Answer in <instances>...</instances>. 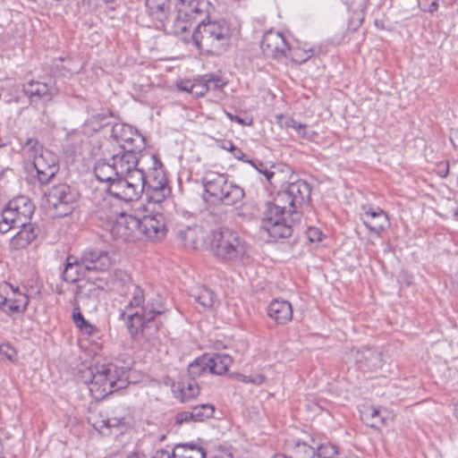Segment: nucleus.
Masks as SVG:
<instances>
[{"label":"nucleus","instance_id":"f257e3e1","mask_svg":"<svg viewBox=\"0 0 458 458\" xmlns=\"http://www.w3.org/2000/svg\"><path fill=\"white\" fill-rule=\"evenodd\" d=\"M311 187L304 180L289 183L265 201L261 231L274 241L292 236L293 227L301 217L302 206L310 200Z\"/></svg>","mask_w":458,"mask_h":458},{"label":"nucleus","instance_id":"f03ea898","mask_svg":"<svg viewBox=\"0 0 458 458\" xmlns=\"http://www.w3.org/2000/svg\"><path fill=\"white\" fill-rule=\"evenodd\" d=\"M131 298L121 316H127V328L136 343L146 350L155 348L159 344L157 318L166 311L164 300L158 293H146L135 284L131 285Z\"/></svg>","mask_w":458,"mask_h":458},{"label":"nucleus","instance_id":"7ed1b4c3","mask_svg":"<svg viewBox=\"0 0 458 458\" xmlns=\"http://www.w3.org/2000/svg\"><path fill=\"white\" fill-rule=\"evenodd\" d=\"M81 378L97 400L104 399L127 386L126 372L112 363L90 366L81 370Z\"/></svg>","mask_w":458,"mask_h":458},{"label":"nucleus","instance_id":"20e7f679","mask_svg":"<svg viewBox=\"0 0 458 458\" xmlns=\"http://www.w3.org/2000/svg\"><path fill=\"white\" fill-rule=\"evenodd\" d=\"M208 250L217 259L225 263H233L247 255L248 246L237 232L221 226L209 232Z\"/></svg>","mask_w":458,"mask_h":458},{"label":"nucleus","instance_id":"39448f33","mask_svg":"<svg viewBox=\"0 0 458 458\" xmlns=\"http://www.w3.org/2000/svg\"><path fill=\"white\" fill-rule=\"evenodd\" d=\"M192 38L199 49L218 55L229 44L230 28L225 21H202L195 29Z\"/></svg>","mask_w":458,"mask_h":458},{"label":"nucleus","instance_id":"423d86ee","mask_svg":"<svg viewBox=\"0 0 458 458\" xmlns=\"http://www.w3.org/2000/svg\"><path fill=\"white\" fill-rule=\"evenodd\" d=\"M203 184L207 193L225 205H233L244 196L243 190L228 182L227 177L224 174L207 172L203 178Z\"/></svg>","mask_w":458,"mask_h":458},{"label":"nucleus","instance_id":"0eeeda50","mask_svg":"<svg viewBox=\"0 0 458 458\" xmlns=\"http://www.w3.org/2000/svg\"><path fill=\"white\" fill-rule=\"evenodd\" d=\"M34 210V204L25 196H19L10 200L2 212L0 233H5L15 225H24L25 223H30Z\"/></svg>","mask_w":458,"mask_h":458},{"label":"nucleus","instance_id":"6e6552de","mask_svg":"<svg viewBox=\"0 0 458 458\" xmlns=\"http://www.w3.org/2000/svg\"><path fill=\"white\" fill-rule=\"evenodd\" d=\"M116 200L132 201L144 191L143 171H133L131 175L117 176L106 188Z\"/></svg>","mask_w":458,"mask_h":458},{"label":"nucleus","instance_id":"1a4fd4ad","mask_svg":"<svg viewBox=\"0 0 458 458\" xmlns=\"http://www.w3.org/2000/svg\"><path fill=\"white\" fill-rule=\"evenodd\" d=\"M78 198V192L66 183L53 186L47 196V203L60 216L69 215L73 209V204Z\"/></svg>","mask_w":458,"mask_h":458},{"label":"nucleus","instance_id":"9d476101","mask_svg":"<svg viewBox=\"0 0 458 458\" xmlns=\"http://www.w3.org/2000/svg\"><path fill=\"white\" fill-rule=\"evenodd\" d=\"M111 138L119 146V149L141 151L145 148V140L132 126L115 123L111 130Z\"/></svg>","mask_w":458,"mask_h":458},{"label":"nucleus","instance_id":"9b49d317","mask_svg":"<svg viewBox=\"0 0 458 458\" xmlns=\"http://www.w3.org/2000/svg\"><path fill=\"white\" fill-rule=\"evenodd\" d=\"M109 230L114 239L123 242L135 241L140 236V218L123 212L110 225Z\"/></svg>","mask_w":458,"mask_h":458},{"label":"nucleus","instance_id":"f8f14e48","mask_svg":"<svg viewBox=\"0 0 458 458\" xmlns=\"http://www.w3.org/2000/svg\"><path fill=\"white\" fill-rule=\"evenodd\" d=\"M288 171V166L280 163L269 166L259 163V183L264 185L268 197L284 182Z\"/></svg>","mask_w":458,"mask_h":458},{"label":"nucleus","instance_id":"ddd939ff","mask_svg":"<svg viewBox=\"0 0 458 458\" xmlns=\"http://www.w3.org/2000/svg\"><path fill=\"white\" fill-rule=\"evenodd\" d=\"M33 166L40 184L48 183L58 172L57 157L50 150H43L39 156H35Z\"/></svg>","mask_w":458,"mask_h":458},{"label":"nucleus","instance_id":"4468645a","mask_svg":"<svg viewBox=\"0 0 458 458\" xmlns=\"http://www.w3.org/2000/svg\"><path fill=\"white\" fill-rule=\"evenodd\" d=\"M361 209L360 220L371 233L379 236L389 226L388 216L382 208L363 205Z\"/></svg>","mask_w":458,"mask_h":458},{"label":"nucleus","instance_id":"2eb2a0df","mask_svg":"<svg viewBox=\"0 0 458 458\" xmlns=\"http://www.w3.org/2000/svg\"><path fill=\"white\" fill-rule=\"evenodd\" d=\"M81 259L87 271L106 272L113 264L109 251L97 247L85 250Z\"/></svg>","mask_w":458,"mask_h":458},{"label":"nucleus","instance_id":"dca6fc26","mask_svg":"<svg viewBox=\"0 0 458 458\" xmlns=\"http://www.w3.org/2000/svg\"><path fill=\"white\" fill-rule=\"evenodd\" d=\"M24 93L33 101L49 102L58 93L55 81L53 78H45L43 81H30L23 87Z\"/></svg>","mask_w":458,"mask_h":458},{"label":"nucleus","instance_id":"f3484780","mask_svg":"<svg viewBox=\"0 0 458 458\" xmlns=\"http://www.w3.org/2000/svg\"><path fill=\"white\" fill-rule=\"evenodd\" d=\"M140 151L131 149H119L116 153H109L110 161L114 166L118 176L131 175L133 171H142L137 167Z\"/></svg>","mask_w":458,"mask_h":458},{"label":"nucleus","instance_id":"a211bd4d","mask_svg":"<svg viewBox=\"0 0 458 458\" xmlns=\"http://www.w3.org/2000/svg\"><path fill=\"white\" fill-rule=\"evenodd\" d=\"M259 47L264 55L270 58L285 56L286 51L290 50L283 35L272 30L264 34Z\"/></svg>","mask_w":458,"mask_h":458},{"label":"nucleus","instance_id":"6ab92c4d","mask_svg":"<svg viewBox=\"0 0 458 458\" xmlns=\"http://www.w3.org/2000/svg\"><path fill=\"white\" fill-rule=\"evenodd\" d=\"M178 237L187 249H208L209 233L206 232L200 225L188 226L180 230L178 232Z\"/></svg>","mask_w":458,"mask_h":458},{"label":"nucleus","instance_id":"aec40b11","mask_svg":"<svg viewBox=\"0 0 458 458\" xmlns=\"http://www.w3.org/2000/svg\"><path fill=\"white\" fill-rule=\"evenodd\" d=\"M140 236L152 240H160L165 234V218L162 214H154L144 216L140 218Z\"/></svg>","mask_w":458,"mask_h":458},{"label":"nucleus","instance_id":"412c9836","mask_svg":"<svg viewBox=\"0 0 458 458\" xmlns=\"http://www.w3.org/2000/svg\"><path fill=\"white\" fill-rule=\"evenodd\" d=\"M352 355L360 369L377 371L382 369L383 360L381 352L366 348L363 350H352Z\"/></svg>","mask_w":458,"mask_h":458},{"label":"nucleus","instance_id":"4be33fe9","mask_svg":"<svg viewBox=\"0 0 458 458\" xmlns=\"http://www.w3.org/2000/svg\"><path fill=\"white\" fill-rule=\"evenodd\" d=\"M118 200L108 192L96 205L95 213L99 220L110 225L123 212L120 211Z\"/></svg>","mask_w":458,"mask_h":458},{"label":"nucleus","instance_id":"5701e85b","mask_svg":"<svg viewBox=\"0 0 458 458\" xmlns=\"http://www.w3.org/2000/svg\"><path fill=\"white\" fill-rule=\"evenodd\" d=\"M19 232L11 239L10 246L13 250L26 248L34 241L39 233V228L35 224L25 223L24 225H15Z\"/></svg>","mask_w":458,"mask_h":458},{"label":"nucleus","instance_id":"b1692460","mask_svg":"<svg viewBox=\"0 0 458 458\" xmlns=\"http://www.w3.org/2000/svg\"><path fill=\"white\" fill-rule=\"evenodd\" d=\"M267 316L279 325H284L293 318V308L289 301L276 299L267 307Z\"/></svg>","mask_w":458,"mask_h":458},{"label":"nucleus","instance_id":"393cba45","mask_svg":"<svg viewBox=\"0 0 458 458\" xmlns=\"http://www.w3.org/2000/svg\"><path fill=\"white\" fill-rule=\"evenodd\" d=\"M87 270L82 266V260L74 256H69L66 259L64 269L63 271V278L69 283H74L79 280L81 276H85Z\"/></svg>","mask_w":458,"mask_h":458},{"label":"nucleus","instance_id":"a878e982","mask_svg":"<svg viewBox=\"0 0 458 458\" xmlns=\"http://www.w3.org/2000/svg\"><path fill=\"white\" fill-rule=\"evenodd\" d=\"M93 171L97 180L100 182L106 183L107 186L118 176L110 160L108 162H106V159L97 160Z\"/></svg>","mask_w":458,"mask_h":458},{"label":"nucleus","instance_id":"bb28decb","mask_svg":"<svg viewBox=\"0 0 458 458\" xmlns=\"http://www.w3.org/2000/svg\"><path fill=\"white\" fill-rule=\"evenodd\" d=\"M173 392L177 399L184 403L197 396L199 393L198 383L191 378L180 382L178 386H173Z\"/></svg>","mask_w":458,"mask_h":458},{"label":"nucleus","instance_id":"cd10ccee","mask_svg":"<svg viewBox=\"0 0 458 458\" xmlns=\"http://www.w3.org/2000/svg\"><path fill=\"white\" fill-rule=\"evenodd\" d=\"M208 363V373L222 375L228 370L233 360L228 354L216 353L212 356L207 355Z\"/></svg>","mask_w":458,"mask_h":458},{"label":"nucleus","instance_id":"c85d7f7f","mask_svg":"<svg viewBox=\"0 0 458 458\" xmlns=\"http://www.w3.org/2000/svg\"><path fill=\"white\" fill-rule=\"evenodd\" d=\"M202 447L195 444H178L173 449V458H205Z\"/></svg>","mask_w":458,"mask_h":458},{"label":"nucleus","instance_id":"c756f323","mask_svg":"<svg viewBox=\"0 0 458 458\" xmlns=\"http://www.w3.org/2000/svg\"><path fill=\"white\" fill-rule=\"evenodd\" d=\"M146 5L154 19L161 22L168 19L170 0H146Z\"/></svg>","mask_w":458,"mask_h":458},{"label":"nucleus","instance_id":"7c9ffc66","mask_svg":"<svg viewBox=\"0 0 458 458\" xmlns=\"http://www.w3.org/2000/svg\"><path fill=\"white\" fill-rule=\"evenodd\" d=\"M28 303L29 298L26 294H18V300H7L0 294V308L8 314L24 311Z\"/></svg>","mask_w":458,"mask_h":458},{"label":"nucleus","instance_id":"2f4dec72","mask_svg":"<svg viewBox=\"0 0 458 458\" xmlns=\"http://www.w3.org/2000/svg\"><path fill=\"white\" fill-rule=\"evenodd\" d=\"M144 191L169 187L163 171L154 169L148 176L143 173Z\"/></svg>","mask_w":458,"mask_h":458},{"label":"nucleus","instance_id":"473e14b6","mask_svg":"<svg viewBox=\"0 0 458 458\" xmlns=\"http://www.w3.org/2000/svg\"><path fill=\"white\" fill-rule=\"evenodd\" d=\"M361 420L371 428H379L386 424L385 418L381 415L379 409L367 407L360 412Z\"/></svg>","mask_w":458,"mask_h":458},{"label":"nucleus","instance_id":"72a5a7b5","mask_svg":"<svg viewBox=\"0 0 458 458\" xmlns=\"http://www.w3.org/2000/svg\"><path fill=\"white\" fill-rule=\"evenodd\" d=\"M207 355L197 358L188 366V373L191 379L200 377L208 372V363H207Z\"/></svg>","mask_w":458,"mask_h":458},{"label":"nucleus","instance_id":"f704fd0d","mask_svg":"<svg viewBox=\"0 0 458 458\" xmlns=\"http://www.w3.org/2000/svg\"><path fill=\"white\" fill-rule=\"evenodd\" d=\"M192 297L203 307H211L215 302V293L208 288L201 286L195 289Z\"/></svg>","mask_w":458,"mask_h":458},{"label":"nucleus","instance_id":"c9c22d12","mask_svg":"<svg viewBox=\"0 0 458 458\" xmlns=\"http://www.w3.org/2000/svg\"><path fill=\"white\" fill-rule=\"evenodd\" d=\"M193 421H203L213 416L215 407L212 404H200L191 408Z\"/></svg>","mask_w":458,"mask_h":458},{"label":"nucleus","instance_id":"e433bc0d","mask_svg":"<svg viewBox=\"0 0 458 458\" xmlns=\"http://www.w3.org/2000/svg\"><path fill=\"white\" fill-rule=\"evenodd\" d=\"M21 146L22 150L30 158H32V160L35 159V156H39L43 150H47L36 138H27Z\"/></svg>","mask_w":458,"mask_h":458},{"label":"nucleus","instance_id":"4c0bfd02","mask_svg":"<svg viewBox=\"0 0 458 458\" xmlns=\"http://www.w3.org/2000/svg\"><path fill=\"white\" fill-rule=\"evenodd\" d=\"M72 319L77 327L85 334L91 335L93 332L92 325L87 321L81 314L80 308L75 307L72 311Z\"/></svg>","mask_w":458,"mask_h":458},{"label":"nucleus","instance_id":"58836bf2","mask_svg":"<svg viewBox=\"0 0 458 458\" xmlns=\"http://www.w3.org/2000/svg\"><path fill=\"white\" fill-rule=\"evenodd\" d=\"M149 201L154 203L163 202L171 193L170 187H163L157 190L144 191Z\"/></svg>","mask_w":458,"mask_h":458},{"label":"nucleus","instance_id":"ea45409f","mask_svg":"<svg viewBox=\"0 0 458 458\" xmlns=\"http://www.w3.org/2000/svg\"><path fill=\"white\" fill-rule=\"evenodd\" d=\"M296 458H313L316 454L315 448L306 443H296L293 448Z\"/></svg>","mask_w":458,"mask_h":458},{"label":"nucleus","instance_id":"a19ab883","mask_svg":"<svg viewBox=\"0 0 458 458\" xmlns=\"http://www.w3.org/2000/svg\"><path fill=\"white\" fill-rule=\"evenodd\" d=\"M316 454L320 458H335L339 454L337 447L331 443H324L318 445Z\"/></svg>","mask_w":458,"mask_h":458},{"label":"nucleus","instance_id":"79ce46f5","mask_svg":"<svg viewBox=\"0 0 458 458\" xmlns=\"http://www.w3.org/2000/svg\"><path fill=\"white\" fill-rule=\"evenodd\" d=\"M276 119L281 127L285 129H293L296 133H298L299 130H303V123H301L293 118L280 114L276 115Z\"/></svg>","mask_w":458,"mask_h":458},{"label":"nucleus","instance_id":"37998d69","mask_svg":"<svg viewBox=\"0 0 458 458\" xmlns=\"http://www.w3.org/2000/svg\"><path fill=\"white\" fill-rule=\"evenodd\" d=\"M291 53V57L293 62L298 64H302L308 61L313 55V50L310 49H301L296 48L293 50H289Z\"/></svg>","mask_w":458,"mask_h":458},{"label":"nucleus","instance_id":"c03bdc74","mask_svg":"<svg viewBox=\"0 0 458 458\" xmlns=\"http://www.w3.org/2000/svg\"><path fill=\"white\" fill-rule=\"evenodd\" d=\"M17 360V352L9 344H0V361L9 360L14 362Z\"/></svg>","mask_w":458,"mask_h":458},{"label":"nucleus","instance_id":"a18cd8bd","mask_svg":"<svg viewBox=\"0 0 458 458\" xmlns=\"http://www.w3.org/2000/svg\"><path fill=\"white\" fill-rule=\"evenodd\" d=\"M208 90L204 76L190 85L189 93L194 97H202Z\"/></svg>","mask_w":458,"mask_h":458},{"label":"nucleus","instance_id":"49530a36","mask_svg":"<svg viewBox=\"0 0 458 458\" xmlns=\"http://www.w3.org/2000/svg\"><path fill=\"white\" fill-rule=\"evenodd\" d=\"M0 294L6 297L7 300H18V294H23L18 288H14L8 283H4L0 285Z\"/></svg>","mask_w":458,"mask_h":458},{"label":"nucleus","instance_id":"de8ad7c7","mask_svg":"<svg viewBox=\"0 0 458 458\" xmlns=\"http://www.w3.org/2000/svg\"><path fill=\"white\" fill-rule=\"evenodd\" d=\"M96 291L97 289L92 283L82 282L77 285L75 295L77 299H81L83 296L91 294L93 292Z\"/></svg>","mask_w":458,"mask_h":458},{"label":"nucleus","instance_id":"09e8293b","mask_svg":"<svg viewBox=\"0 0 458 458\" xmlns=\"http://www.w3.org/2000/svg\"><path fill=\"white\" fill-rule=\"evenodd\" d=\"M204 79L207 86H208V90L220 89L225 85V81L223 79L215 75H205Z\"/></svg>","mask_w":458,"mask_h":458},{"label":"nucleus","instance_id":"8fccbe9b","mask_svg":"<svg viewBox=\"0 0 458 458\" xmlns=\"http://www.w3.org/2000/svg\"><path fill=\"white\" fill-rule=\"evenodd\" d=\"M418 3L424 12L434 13L438 8V0H418Z\"/></svg>","mask_w":458,"mask_h":458},{"label":"nucleus","instance_id":"3c124183","mask_svg":"<svg viewBox=\"0 0 458 458\" xmlns=\"http://www.w3.org/2000/svg\"><path fill=\"white\" fill-rule=\"evenodd\" d=\"M306 235L310 242H319L323 237L322 232L317 227H309Z\"/></svg>","mask_w":458,"mask_h":458},{"label":"nucleus","instance_id":"603ef678","mask_svg":"<svg viewBox=\"0 0 458 458\" xmlns=\"http://www.w3.org/2000/svg\"><path fill=\"white\" fill-rule=\"evenodd\" d=\"M190 421H193L191 410L189 411H181L175 415V423L178 425Z\"/></svg>","mask_w":458,"mask_h":458},{"label":"nucleus","instance_id":"864d4df0","mask_svg":"<svg viewBox=\"0 0 458 458\" xmlns=\"http://www.w3.org/2000/svg\"><path fill=\"white\" fill-rule=\"evenodd\" d=\"M225 114L231 121H235L236 123L242 125L250 124L252 122V119L249 118L248 116L242 117L240 115H234L228 112H226Z\"/></svg>","mask_w":458,"mask_h":458},{"label":"nucleus","instance_id":"5fc2aeb1","mask_svg":"<svg viewBox=\"0 0 458 458\" xmlns=\"http://www.w3.org/2000/svg\"><path fill=\"white\" fill-rule=\"evenodd\" d=\"M151 458H173V452L170 453L164 449L157 450Z\"/></svg>","mask_w":458,"mask_h":458},{"label":"nucleus","instance_id":"6e6d98bb","mask_svg":"<svg viewBox=\"0 0 458 458\" xmlns=\"http://www.w3.org/2000/svg\"><path fill=\"white\" fill-rule=\"evenodd\" d=\"M450 140L452 141L454 148H458V130L452 131L450 135Z\"/></svg>","mask_w":458,"mask_h":458},{"label":"nucleus","instance_id":"4d7b16f0","mask_svg":"<svg viewBox=\"0 0 458 458\" xmlns=\"http://www.w3.org/2000/svg\"><path fill=\"white\" fill-rule=\"evenodd\" d=\"M232 154L235 158L240 160H243V157L245 156L244 153L237 147H234V148H233Z\"/></svg>","mask_w":458,"mask_h":458},{"label":"nucleus","instance_id":"13d9d810","mask_svg":"<svg viewBox=\"0 0 458 458\" xmlns=\"http://www.w3.org/2000/svg\"><path fill=\"white\" fill-rule=\"evenodd\" d=\"M238 379L243 383H251V384H255V378L253 377H249V376H245V375H240L238 377Z\"/></svg>","mask_w":458,"mask_h":458},{"label":"nucleus","instance_id":"bf43d9fd","mask_svg":"<svg viewBox=\"0 0 458 458\" xmlns=\"http://www.w3.org/2000/svg\"><path fill=\"white\" fill-rule=\"evenodd\" d=\"M297 135L300 136L302 139H310V135L308 132L307 125L306 124H303V130H299L298 131Z\"/></svg>","mask_w":458,"mask_h":458},{"label":"nucleus","instance_id":"052dcab7","mask_svg":"<svg viewBox=\"0 0 458 458\" xmlns=\"http://www.w3.org/2000/svg\"><path fill=\"white\" fill-rule=\"evenodd\" d=\"M212 458H232V454L226 451H220L214 454Z\"/></svg>","mask_w":458,"mask_h":458},{"label":"nucleus","instance_id":"680f3d73","mask_svg":"<svg viewBox=\"0 0 458 458\" xmlns=\"http://www.w3.org/2000/svg\"><path fill=\"white\" fill-rule=\"evenodd\" d=\"M221 147H222L224 149H226V150H228V151L232 152V151H233V148H234V147H235V146L233 144V142H232V141H230V140H225V141H224V142L222 143Z\"/></svg>","mask_w":458,"mask_h":458},{"label":"nucleus","instance_id":"e2e57ef3","mask_svg":"<svg viewBox=\"0 0 458 458\" xmlns=\"http://www.w3.org/2000/svg\"><path fill=\"white\" fill-rule=\"evenodd\" d=\"M191 82H189V81H187V82H182L181 84H179V85H178V87H179V89H180L181 90H183V91H187V92H189V88H190V85H191Z\"/></svg>","mask_w":458,"mask_h":458},{"label":"nucleus","instance_id":"0e129e2a","mask_svg":"<svg viewBox=\"0 0 458 458\" xmlns=\"http://www.w3.org/2000/svg\"><path fill=\"white\" fill-rule=\"evenodd\" d=\"M107 117V114H98L96 115H94L92 117V119H95L98 122H102L103 120H105L106 118Z\"/></svg>","mask_w":458,"mask_h":458},{"label":"nucleus","instance_id":"69168bd1","mask_svg":"<svg viewBox=\"0 0 458 458\" xmlns=\"http://www.w3.org/2000/svg\"><path fill=\"white\" fill-rule=\"evenodd\" d=\"M246 162L250 163L255 169H258V165L252 160H246Z\"/></svg>","mask_w":458,"mask_h":458},{"label":"nucleus","instance_id":"338daca9","mask_svg":"<svg viewBox=\"0 0 458 458\" xmlns=\"http://www.w3.org/2000/svg\"><path fill=\"white\" fill-rule=\"evenodd\" d=\"M273 458H291V457H287L284 454H276L273 456Z\"/></svg>","mask_w":458,"mask_h":458},{"label":"nucleus","instance_id":"774afa93","mask_svg":"<svg viewBox=\"0 0 458 458\" xmlns=\"http://www.w3.org/2000/svg\"><path fill=\"white\" fill-rule=\"evenodd\" d=\"M335 458H347V457H346V456H344V455H340V454H338V455H337L336 457H335Z\"/></svg>","mask_w":458,"mask_h":458}]
</instances>
